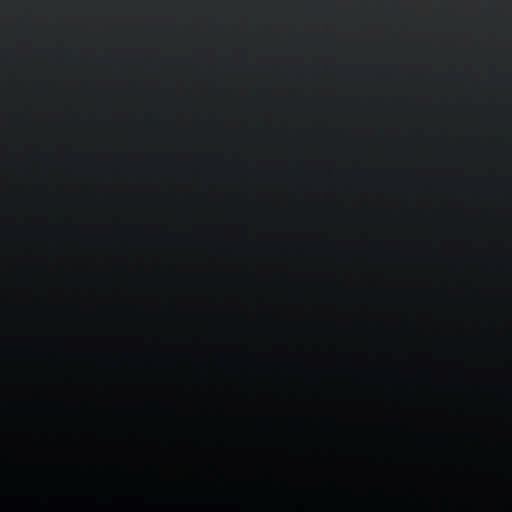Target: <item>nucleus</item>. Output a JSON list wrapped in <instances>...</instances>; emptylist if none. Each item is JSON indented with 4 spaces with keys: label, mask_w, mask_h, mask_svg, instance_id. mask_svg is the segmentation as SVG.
<instances>
[{
    "label": "nucleus",
    "mask_w": 512,
    "mask_h": 512,
    "mask_svg": "<svg viewBox=\"0 0 512 512\" xmlns=\"http://www.w3.org/2000/svg\"><path fill=\"white\" fill-rule=\"evenodd\" d=\"M2 351H4V348H2V347L0 346V353H1Z\"/></svg>",
    "instance_id": "1"
}]
</instances>
